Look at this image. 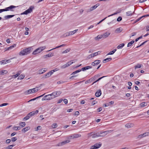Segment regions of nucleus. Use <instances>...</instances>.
<instances>
[{"label":"nucleus","mask_w":149,"mask_h":149,"mask_svg":"<svg viewBox=\"0 0 149 149\" xmlns=\"http://www.w3.org/2000/svg\"><path fill=\"white\" fill-rule=\"evenodd\" d=\"M33 50L32 47H29L27 48L24 49L19 53L20 55H26L30 53Z\"/></svg>","instance_id":"f257e3e1"},{"label":"nucleus","mask_w":149,"mask_h":149,"mask_svg":"<svg viewBox=\"0 0 149 149\" xmlns=\"http://www.w3.org/2000/svg\"><path fill=\"white\" fill-rule=\"evenodd\" d=\"M74 34V33L72 31H70L68 32H67L65 33L62 36V37H65L67 36H69L70 35H72Z\"/></svg>","instance_id":"6e6552de"},{"label":"nucleus","mask_w":149,"mask_h":149,"mask_svg":"<svg viewBox=\"0 0 149 149\" xmlns=\"http://www.w3.org/2000/svg\"><path fill=\"white\" fill-rule=\"evenodd\" d=\"M52 93L50 94H49L45 95V97H46L47 100H50L51 99H53L54 97H51L52 95Z\"/></svg>","instance_id":"f3484780"},{"label":"nucleus","mask_w":149,"mask_h":149,"mask_svg":"<svg viewBox=\"0 0 149 149\" xmlns=\"http://www.w3.org/2000/svg\"><path fill=\"white\" fill-rule=\"evenodd\" d=\"M54 53H51L46 54L44 56H54Z\"/></svg>","instance_id":"4d7b16f0"},{"label":"nucleus","mask_w":149,"mask_h":149,"mask_svg":"<svg viewBox=\"0 0 149 149\" xmlns=\"http://www.w3.org/2000/svg\"><path fill=\"white\" fill-rule=\"evenodd\" d=\"M100 60H95L91 63V65L93 66L97 65L100 63Z\"/></svg>","instance_id":"9b49d317"},{"label":"nucleus","mask_w":149,"mask_h":149,"mask_svg":"<svg viewBox=\"0 0 149 149\" xmlns=\"http://www.w3.org/2000/svg\"><path fill=\"white\" fill-rule=\"evenodd\" d=\"M148 41V40H146L145 41L143 42L140 45H139V46H138L137 47H136V48H138L139 47H141L142 45H143L144 44H145Z\"/></svg>","instance_id":"864d4df0"},{"label":"nucleus","mask_w":149,"mask_h":149,"mask_svg":"<svg viewBox=\"0 0 149 149\" xmlns=\"http://www.w3.org/2000/svg\"><path fill=\"white\" fill-rule=\"evenodd\" d=\"M73 134L74 135L73 136H74V139L77 138L81 136V134Z\"/></svg>","instance_id":"a878e982"},{"label":"nucleus","mask_w":149,"mask_h":149,"mask_svg":"<svg viewBox=\"0 0 149 149\" xmlns=\"http://www.w3.org/2000/svg\"><path fill=\"white\" fill-rule=\"evenodd\" d=\"M100 53V52L98 51V52L94 53L92 54H91L89 55V56H96L97 55L99 54Z\"/></svg>","instance_id":"393cba45"},{"label":"nucleus","mask_w":149,"mask_h":149,"mask_svg":"<svg viewBox=\"0 0 149 149\" xmlns=\"http://www.w3.org/2000/svg\"><path fill=\"white\" fill-rule=\"evenodd\" d=\"M124 45L125 44L124 43H122L118 45L117 47V48L118 49H121Z\"/></svg>","instance_id":"7c9ffc66"},{"label":"nucleus","mask_w":149,"mask_h":149,"mask_svg":"<svg viewBox=\"0 0 149 149\" xmlns=\"http://www.w3.org/2000/svg\"><path fill=\"white\" fill-rule=\"evenodd\" d=\"M38 112V111L37 110L35 111H32L29 114L30 115V117L34 115L35 114L37 113Z\"/></svg>","instance_id":"4468645a"},{"label":"nucleus","mask_w":149,"mask_h":149,"mask_svg":"<svg viewBox=\"0 0 149 149\" xmlns=\"http://www.w3.org/2000/svg\"><path fill=\"white\" fill-rule=\"evenodd\" d=\"M105 76H103L102 77H101L100 78H99V79H98L96 81H94V82H93L92 84V85L93 84H94V83H95L99 81V80H101V79H102V78L105 77Z\"/></svg>","instance_id":"c03bdc74"},{"label":"nucleus","mask_w":149,"mask_h":149,"mask_svg":"<svg viewBox=\"0 0 149 149\" xmlns=\"http://www.w3.org/2000/svg\"><path fill=\"white\" fill-rule=\"evenodd\" d=\"M112 59L111 58H106L105 59H104L103 60V62L104 63H106L107 62L110 61H111Z\"/></svg>","instance_id":"b1692460"},{"label":"nucleus","mask_w":149,"mask_h":149,"mask_svg":"<svg viewBox=\"0 0 149 149\" xmlns=\"http://www.w3.org/2000/svg\"><path fill=\"white\" fill-rule=\"evenodd\" d=\"M27 93L28 94H29L30 93H32V89L29 90L27 91Z\"/></svg>","instance_id":"e2e57ef3"},{"label":"nucleus","mask_w":149,"mask_h":149,"mask_svg":"<svg viewBox=\"0 0 149 149\" xmlns=\"http://www.w3.org/2000/svg\"><path fill=\"white\" fill-rule=\"evenodd\" d=\"M15 16V15H7L4 17V18L5 19H7L13 17Z\"/></svg>","instance_id":"4be33fe9"},{"label":"nucleus","mask_w":149,"mask_h":149,"mask_svg":"<svg viewBox=\"0 0 149 149\" xmlns=\"http://www.w3.org/2000/svg\"><path fill=\"white\" fill-rule=\"evenodd\" d=\"M93 81V80L92 78H91L90 79L87 80L85 82V84H87L88 83H91L92 81Z\"/></svg>","instance_id":"f704fd0d"},{"label":"nucleus","mask_w":149,"mask_h":149,"mask_svg":"<svg viewBox=\"0 0 149 149\" xmlns=\"http://www.w3.org/2000/svg\"><path fill=\"white\" fill-rule=\"evenodd\" d=\"M99 6V4L98 3L97 4L95 5L92 6V8L94 10L95 9Z\"/></svg>","instance_id":"8fccbe9b"},{"label":"nucleus","mask_w":149,"mask_h":149,"mask_svg":"<svg viewBox=\"0 0 149 149\" xmlns=\"http://www.w3.org/2000/svg\"><path fill=\"white\" fill-rule=\"evenodd\" d=\"M145 137L144 134H140L138 136L137 138L139 139H141V138Z\"/></svg>","instance_id":"ea45409f"},{"label":"nucleus","mask_w":149,"mask_h":149,"mask_svg":"<svg viewBox=\"0 0 149 149\" xmlns=\"http://www.w3.org/2000/svg\"><path fill=\"white\" fill-rule=\"evenodd\" d=\"M70 142V140H67L65 141H64L62 142L59 143H58L56 146H63L68 143Z\"/></svg>","instance_id":"39448f33"},{"label":"nucleus","mask_w":149,"mask_h":149,"mask_svg":"<svg viewBox=\"0 0 149 149\" xmlns=\"http://www.w3.org/2000/svg\"><path fill=\"white\" fill-rule=\"evenodd\" d=\"M17 139V138L16 137H13L11 138V140L13 142H14Z\"/></svg>","instance_id":"bf43d9fd"},{"label":"nucleus","mask_w":149,"mask_h":149,"mask_svg":"<svg viewBox=\"0 0 149 149\" xmlns=\"http://www.w3.org/2000/svg\"><path fill=\"white\" fill-rule=\"evenodd\" d=\"M70 49L68 48L67 49H66L65 50H64L63 52H62V53H67V52H69L70 51Z\"/></svg>","instance_id":"49530a36"},{"label":"nucleus","mask_w":149,"mask_h":149,"mask_svg":"<svg viewBox=\"0 0 149 149\" xmlns=\"http://www.w3.org/2000/svg\"><path fill=\"white\" fill-rule=\"evenodd\" d=\"M141 106L142 107H143L147 105V104L145 102H142L140 104Z\"/></svg>","instance_id":"de8ad7c7"},{"label":"nucleus","mask_w":149,"mask_h":149,"mask_svg":"<svg viewBox=\"0 0 149 149\" xmlns=\"http://www.w3.org/2000/svg\"><path fill=\"white\" fill-rule=\"evenodd\" d=\"M134 42V41L132 40L130 42L128 43L127 44V47H129L131 46Z\"/></svg>","instance_id":"e433bc0d"},{"label":"nucleus","mask_w":149,"mask_h":149,"mask_svg":"<svg viewBox=\"0 0 149 149\" xmlns=\"http://www.w3.org/2000/svg\"><path fill=\"white\" fill-rule=\"evenodd\" d=\"M102 38V35H98L96 37H95V40H99V39L101 38Z\"/></svg>","instance_id":"72a5a7b5"},{"label":"nucleus","mask_w":149,"mask_h":149,"mask_svg":"<svg viewBox=\"0 0 149 149\" xmlns=\"http://www.w3.org/2000/svg\"><path fill=\"white\" fill-rule=\"evenodd\" d=\"M122 29L121 28H118L116 29V31L117 32H120L122 31Z\"/></svg>","instance_id":"37998d69"},{"label":"nucleus","mask_w":149,"mask_h":149,"mask_svg":"<svg viewBox=\"0 0 149 149\" xmlns=\"http://www.w3.org/2000/svg\"><path fill=\"white\" fill-rule=\"evenodd\" d=\"M8 104V103H3V104H0V106L1 107H3V106H5L7 105Z\"/></svg>","instance_id":"6e6d98bb"},{"label":"nucleus","mask_w":149,"mask_h":149,"mask_svg":"<svg viewBox=\"0 0 149 149\" xmlns=\"http://www.w3.org/2000/svg\"><path fill=\"white\" fill-rule=\"evenodd\" d=\"M15 145H13L9 146L6 148V149H11L12 147H13Z\"/></svg>","instance_id":"09e8293b"},{"label":"nucleus","mask_w":149,"mask_h":149,"mask_svg":"<svg viewBox=\"0 0 149 149\" xmlns=\"http://www.w3.org/2000/svg\"><path fill=\"white\" fill-rule=\"evenodd\" d=\"M122 19V17L121 16L119 17L117 19V21L118 22L121 21Z\"/></svg>","instance_id":"13d9d810"},{"label":"nucleus","mask_w":149,"mask_h":149,"mask_svg":"<svg viewBox=\"0 0 149 149\" xmlns=\"http://www.w3.org/2000/svg\"><path fill=\"white\" fill-rule=\"evenodd\" d=\"M15 58V57H14L12 58H11L8 60H6V63H10V62H11V61H10L11 60H12L13 59Z\"/></svg>","instance_id":"0e129e2a"},{"label":"nucleus","mask_w":149,"mask_h":149,"mask_svg":"<svg viewBox=\"0 0 149 149\" xmlns=\"http://www.w3.org/2000/svg\"><path fill=\"white\" fill-rule=\"evenodd\" d=\"M113 131L112 130H108L107 131H104L103 132H101V133H104V135H101V136H105L106 135H107V134Z\"/></svg>","instance_id":"dca6fc26"},{"label":"nucleus","mask_w":149,"mask_h":149,"mask_svg":"<svg viewBox=\"0 0 149 149\" xmlns=\"http://www.w3.org/2000/svg\"><path fill=\"white\" fill-rule=\"evenodd\" d=\"M45 94V93L44 94H43V95H40V96H38V97H36V98H34L33 99H31L30 100H29L28 102H30L31 101L34 100H36L38 98H39L40 97H42Z\"/></svg>","instance_id":"c9c22d12"},{"label":"nucleus","mask_w":149,"mask_h":149,"mask_svg":"<svg viewBox=\"0 0 149 149\" xmlns=\"http://www.w3.org/2000/svg\"><path fill=\"white\" fill-rule=\"evenodd\" d=\"M134 126V124L133 123H129L125 125V127L129 128L133 127Z\"/></svg>","instance_id":"ddd939ff"},{"label":"nucleus","mask_w":149,"mask_h":149,"mask_svg":"<svg viewBox=\"0 0 149 149\" xmlns=\"http://www.w3.org/2000/svg\"><path fill=\"white\" fill-rule=\"evenodd\" d=\"M74 136V135L73 134H72L70 136H69V138L70 139H74V136Z\"/></svg>","instance_id":"69168bd1"},{"label":"nucleus","mask_w":149,"mask_h":149,"mask_svg":"<svg viewBox=\"0 0 149 149\" xmlns=\"http://www.w3.org/2000/svg\"><path fill=\"white\" fill-rule=\"evenodd\" d=\"M7 73V71L6 70H3L0 71V75H3L6 74Z\"/></svg>","instance_id":"bb28decb"},{"label":"nucleus","mask_w":149,"mask_h":149,"mask_svg":"<svg viewBox=\"0 0 149 149\" xmlns=\"http://www.w3.org/2000/svg\"><path fill=\"white\" fill-rule=\"evenodd\" d=\"M102 145V144L100 143H97L94 145L91 146L90 149H97L100 147Z\"/></svg>","instance_id":"423d86ee"},{"label":"nucleus","mask_w":149,"mask_h":149,"mask_svg":"<svg viewBox=\"0 0 149 149\" xmlns=\"http://www.w3.org/2000/svg\"><path fill=\"white\" fill-rule=\"evenodd\" d=\"M103 134V133H101V132L100 133H96L92 135V137L93 138H94L99 136H101V135H100V134Z\"/></svg>","instance_id":"9d476101"},{"label":"nucleus","mask_w":149,"mask_h":149,"mask_svg":"<svg viewBox=\"0 0 149 149\" xmlns=\"http://www.w3.org/2000/svg\"><path fill=\"white\" fill-rule=\"evenodd\" d=\"M121 10L120 9L118 10L117 11L116 13H114L113 14H112L111 15H110L108 16L107 17H109L111 16H112L113 15H116L118 13H120L121 12Z\"/></svg>","instance_id":"412c9836"},{"label":"nucleus","mask_w":149,"mask_h":149,"mask_svg":"<svg viewBox=\"0 0 149 149\" xmlns=\"http://www.w3.org/2000/svg\"><path fill=\"white\" fill-rule=\"evenodd\" d=\"M30 127H27L23 129L22 130V131L25 133L28 130H30Z\"/></svg>","instance_id":"aec40b11"},{"label":"nucleus","mask_w":149,"mask_h":149,"mask_svg":"<svg viewBox=\"0 0 149 149\" xmlns=\"http://www.w3.org/2000/svg\"><path fill=\"white\" fill-rule=\"evenodd\" d=\"M77 61V60H72L68 62L66 64L63 65L61 66V69H64L65 68H66L69 66L70 65L73 63H74L75 62Z\"/></svg>","instance_id":"7ed1b4c3"},{"label":"nucleus","mask_w":149,"mask_h":149,"mask_svg":"<svg viewBox=\"0 0 149 149\" xmlns=\"http://www.w3.org/2000/svg\"><path fill=\"white\" fill-rule=\"evenodd\" d=\"M65 44H63L61 45H60V46H57V47H55V48H54L52 49H51L49 51H50L52 50H53V49H56V48H60V47H63L64 46H65Z\"/></svg>","instance_id":"c85d7f7f"},{"label":"nucleus","mask_w":149,"mask_h":149,"mask_svg":"<svg viewBox=\"0 0 149 149\" xmlns=\"http://www.w3.org/2000/svg\"><path fill=\"white\" fill-rule=\"evenodd\" d=\"M141 67V65L140 64H138L136 65L135 66V69H136L138 68H140Z\"/></svg>","instance_id":"58836bf2"},{"label":"nucleus","mask_w":149,"mask_h":149,"mask_svg":"<svg viewBox=\"0 0 149 149\" xmlns=\"http://www.w3.org/2000/svg\"><path fill=\"white\" fill-rule=\"evenodd\" d=\"M81 71V70H77L74 72H73L72 74H71V75H72V74H76L77 73H78L79 72H80Z\"/></svg>","instance_id":"a19ab883"},{"label":"nucleus","mask_w":149,"mask_h":149,"mask_svg":"<svg viewBox=\"0 0 149 149\" xmlns=\"http://www.w3.org/2000/svg\"><path fill=\"white\" fill-rule=\"evenodd\" d=\"M97 101L94 100L92 102V103H91L92 105H95L96 103H97Z\"/></svg>","instance_id":"338daca9"},{"label":"nucleus","mask_w":149,"mask_h":149,"mask_svg":"<svg viewBox=\"0 0 149 149\" xmlns=\"http://www.w3.org/2000/svg\"><path fill=\"white\" fill-rule=\"evenodd\" d=\"M6 60H4L0 62L1 64H5L6 63Z\"/></svg>","instance_id":"a18cd8bd"},{"label":"nucleus","mask_w":149,"mask_h":149,"mask_svg":"<svg viewBox=\"0 0 149 149\" xmlns=\"http://www.w3.org/2000/svg\"><path fill=\"white\" fill-rule=\"evenodd\" d=\"M34 8V7L31 6L27 10L25 11L24 12L21 14L22 15H27L29 13H31L32 12L33 9Z\"/></svg>","instance_id":"20e7f679"},{"label":"nucleus","mask_w":149,"mask_h":149,"mask_svg":"<svg viewBox=\"0 0 149 149\" xmlns=\"http://www.w3.org/2000/svg\"><path fill=\"white\" fill-rule=\"evenodd\" d=\"M45 48V46L37 48L34 50L32 53L33 55H36L41 52Z\"/></svg>","instance_id":"f03ea898"},{"label":"nucleus","mask_w":149,"mask_h":149,"mask_svg":"<svg viewBox=\"0 0 149 149\" xmlns=\"http://www.w3.org/2000/svg\"><path fill=\"white\" fill-rule=\"evenodd\" d=\"M16 7H17V6H14L13 5H11L9 7H6V8H5L4 9L5 11H8L10 10L11 11H13V8H16Z\"/></svg>","instance_id":"0eeeda50"},{"label":"nucleus","mask_w":149,"mask_h":149,"mask_svg":"<svg viewBox=\"0 0 149 149\" xmlns=\"http://www.w3.org/2000/svg\"><path fill=\"white\" fill-rule=\"evenodd\" d=\"M52 127L53 128H56L57 127V125L56 123H54L53 124Z\"/></svg>","instance_id":"5fc2aeb1"},{"label":"nucleus","mask_w":149,"mask_h":149,"mask_svg":"<svg viewBox=\"0 0 149 149\" xmlns=\"http://www.w3.org/2000/svg\"><path fill=\"white\" fill-rule=\"evenodd\" d=\"M32 93H33L37 92L38 91V89L36 88H35L32 89Z\"/></svg>","instance_id":"3c124183"},{"label":"nucleus","mask_w":149,"mask_h":149,"mask_svg":"<svg viewBox=\"0 0 149 149\" xmlns=\"http://www.w3.org/2000/svg\"><path fill=\"white\" fill-rule=\"evenodd\" d=\"M20 129V127H19L15 126L13 127V129L16 130H19Z\"/></svg>","instance_id":"603ef678"},{"label":"nucleus","mask_w":149,"mask_h":149,"mask_svg":"<svg viewBox=\"0 0 149 149\" xmlns=\"http://www.w3.org/2000/svg\"><path fill=\"white\" fill-rule=\"evenodd\" d=\"M42 127L40 126H38L36 128V130L38 131L39 130H40L41 129Z\"/></svg>","instance_id":"680f3d73"},{"label":"nucleus","mask_w":149,"mask_h":149,"mask_svg":"<svg viewBox=\"0 0 149 149\" xmlns=\"http://www.w3.org/2000/svg\"><path fill=\"white\" fill-rule=\"evenodd\" d=\"M116 49H114L113 50H112V51H111L110 52H109V53L107 54L106 56H107V55H112L113 54H114L115 52L116 51Z\"/></svg>","instance_id":"cd10ccee"},{"label":"nucleus","mask_w":149,"mask_h":149,"mask_svg":"<svg viewBox=\"0 0 149 149\" xmlns=\"http://www.w3.org/2000/svg\"><path fill=\"white\" fill-rule=\"evenodd\" d=\"M110 34V33L109 32H106L103 34L102 35V37L105 38L108 37Z\"/></svg>","instance_id":"a211bd4d"},{"label":"nucleus","mask_w":149,"mask_h":149,"mask_svg":"<svg viewBox=\"0 0 149 149\" xmlns=\"http://www.w3.org/2000/svg\"><path fill=\"white\" fill-rule=\"evenodd\" d=\"M30 116V115H29V114L28 113L27 115V116L26 117H25L23 118V120H27L29 119L31 117Z\"/></svg>","instance_id":"473e14b6"},{"label":"nucleus","mask_w":149,"mask_h":149,"mask_svg":"<svg viewBox=\"0 0 149 149\" xmlns=\"http://www.w3.org/2000/svg\"><path fill=\"white\" fill-rule=\"evenodd\" d=\"M25 76L24 75H23L22 74H21L18 77L17 79H22L24 78Z\"/></svg>","instance_id":"4c0bfd02"},{"label":"nucleus","mask_w":149,"mask_h":149,"mask_svg":"<svg viewBox=\"0 0 149 149\" xmlns=\"http://www.w3.org/2000/svg\"><path fill=\"white\" fill-rule=\"evenodd\" d=\"M53 74L52 71H50L45 75V78H47L50 77Z\"/></svg>","instance_id":"6ab92c4d"},{"label":"nucleus","mask_w":149,"mask_h":149,"mask_svg":"<svg viewBox=\"0 0 149 149\" xmlns=\"http://www.w3.org/2000/svg\"><path fill=\"white\" fill-rule=\"evenodd\" d=\"M101 91L100 89L98 90L95 93V95L96 97H98L101 95Z\"/></svg>","instance_id":"f8f14e48"},{"label":"nucleus","mask_w":149,"mask_h":149,"mask_svg":"<svg viewBox=\"0 0 149 149\" xmlns=\"http://www.w3.org/2000/svg\"><path fill=\"white\" fill-rule=\"evenodd\" d=\"M100 76L99 74H97L96 75H95L93 77H92L93 80V81L99 77Z\"/></svg>","instance_id":"c756f323"},{"label":"nucleus","mask_w":149,"mask_h":149,"mask_svg":"<svg viewBox=\"0 0 149 149\" xmlns=\"http://www.w3.org/2000/svg\"><path fill=\"white\" fill-rule=\"evenodd\" d=\"M92 66H88L82 68L81 69V70L84 71L85 70H87L91 68Z\"/></svg>","instance_id":"2eb2a0df"},{"label":"nucleus","mask_w":149,"mask_h":149,"mask_svg":"<svg viewBox=\"0 0 149 149\" xmlns=\"http://www.w3.org/2000/svg\"><path fill=\"white\" fill-rule=\"evenodd\" d=\"M19 125L21 127H23L26 125V124L25 123V122H22L19 123Z\"/></svg>","instance_id":"2f4dec72"},{"label":"nucleus","mask_w":149,"mask_h":149,"mask_svg":"<svg viewBox=\"0 0 149 149\" xmlns=\"http://www.w3.org/2000/svg\"><path fill=\"white\" fill-rule=\"evenodd\" d=\"M61 93L62 92L61 91L54 92L52 93V95H54V96H55L56 97L59 96Z\"/></svg>","instance_id":"1a4fd4ad"},{"label":"nucleus","mask_w":149,"mask_h":149,"mask_svg":"<svg viewBox=\"0 0 149 149\" xmlns=\"http://www.w3.org/2000/svg\"><path fill=\"white\" fill-rule=\"evenodd\" d=\"M144 136H146L149 135V132H146L143 133Z\"/></svg>","instance_id":"774afa93"},{"label":"nucleus","mask_w":149,"mask_h":149,"mask_svg":"<svg viewBox=\"0 0 149 149\" xmlns=\"http://www.w3.org/2000/svg\"><path fill=\"white\" fill-rule=\"evenodd\" d=\"M16 44H14L13 45H12L10 46L9 47H8L6 50H9L10 49H13V48L15 47L16 46Z\"/></svg>","instance_id":"5701e85b"},{"label":"nucleus","mask_w":149,"mask_h":149,"mask_svg":"<svg viewBox=\"0 0 149 149\" xmlns=\"http://www.w3.org/2000/svg\"><path fill=\"white\" fill-rule=\"evenodd\" d=\"M18 76V74H16L13 75L11 76L12 78H14L17 77Z\"/></svg>","instance_id":"052dcab7"},{"label":"nucleus","mask_w":149,"mask_h":149,"mask_svg":"<svg viewBox=\"0 0 149 149\" xmlns=\"http://www.w3.org/2000/svg\"><path fill=\"white\" fill-rule=\"evenodd\" d=\"M133 13L131 11H128L126 13V15L127 16L132 15Z\"/></svg>","instance_id":"79ce46f5"}]
</instances>
